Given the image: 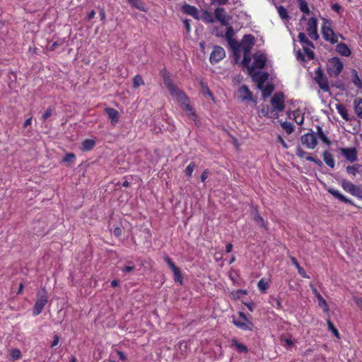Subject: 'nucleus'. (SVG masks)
<instances>
[{"instance_id":"69168bd1","label":"nucleus","mask_w":362,"mask_h":362,"mask_svg":"<svg viewBox=\"0 0 362 362\" xmlns=\"http://www.w3.org/2000/svg\"><path fill=\"white\" fill-rule=\"evenodd\" d=\"M112 233H114V235L116 237H119L122 234V228H114Z\"/></svg>"},{"instance_id":"393cba45","label":"nucleus","mask_w":362,"mask_h":362,"mask_svg":"<svg viewBox=\"0 0 362 362\" xmlns=\"http://www.w3.org/2000/svg\"><path fill=\"white\" fill-rule=\"evenodd\" d=\"M233 35H234V32H233V27L232 26L227 27L226 31L225 33V37L227 40L228 44L231 47H233V45L235 44V41L233 39Z\"/></svg>"},{"instance_id":"f704fd0d","label":"nucleus","mask_w":362,"mask_h":362,"mask_svg":"<svg viewBox=\"0 0 362 362\" xmlns=\"http://www.w3.org/2000/svg\"><path fill=\"white\" fill-rule=\"evenodd\" d=\"M327 324L328 326V329L332 332V333L338 339H340V334L337 329L334 327V324L331 322L330 320H327Z\"/></svg>"},{"instance_id":"5fc2aeb1","label":"nucleus","mask_w":362,"mask_h":362,"mask_svg":"<svg viewBox=\"0 0 362 362\" xmlns=\"http://www.w3.org/2000/svg\"><path fill=\"white\" fill-rule=\"evenodd\" d=\"M262 112L264 114V116H267L268 117H274L276 118L278 117V114L276 112L274 114V115H269V107H267V110H264V108L262 109Z\"/></svg>"},{"instance_id":"864d4df0","label":"nucleus","mask_w":362,"mask_h":362,"mask_svg":"<svg viewBox=\"0 0 362 362\" xmlns=\"http://www.w3.org/2000/svg\"><path fill=\"white\" fill-rule=\"evenodd\" d=\"M243 303L245 305H246L247 308L249 309V310L251 312H252L256 307V304L254 302H250V303L243 302Z\"/></svg>"},{"instance_id":"4c0bfd02","label":"nucleus","mask_w":362,"mask_h":362,"mask_svg":"<svg viewBox=\"0 0 362 362\" xmlns=\"http://www.w3.org/2000/svg\"><path fill=\"white\" fill-rule=\"evenodd\" d=\"M132 81H133V87L134 88H137L141 85H144V79L142 78V77L139 74L136 75L133 78Z\"/></svg>"},{"instance_id":"c9c22d12","label":"nucleus","mask_w":362,"mask_h":362,"mask_svg":"<svg viewBox=\"0 0 362 362\" xmlns=\"http://www.w3.org/2000/svg\"><path fill=\"white\" fill-rule=\"evenodd\" d=\"M76 160V155L73 153H68L65 155L62 161L64 163H67L69 165H72Z\"/></svg>"},{"instance_id":"3c124183","label":"nucleus","mask_w":362,"mask_h":362,"mask_svg":"<svg viewBox=\"0 0 362 362\" xmlns=\"http://www.w3.org/2000/svg\"><path fill=\"white\" fill-rule=\"evenodd\" d=\"M305 159L308 161L314 162L315 163L317 164L318 165H322V161L320 159L315 158L313 156H307L305 158Z\"/></svg>"},{"instance_id":"a18cd8bd","label":"nucleus","mask_w":362,"mask_h":362,"mask_svg":"<svg viewBox=\"0 0 362 362\" xmlns=\"http://www.w3.org/2000/svg\"><path fill=\"white\" fill-rule=\"evenodd\" d=\"M196 168V165L194 162H191L185 168V175L190 177L192 175V173Z\"/></svg>"},{"instance_id":"c756f323","label":"nucleus","mask_w":362,"mask_h":362,"mask_svg":"<svg viewBox=\"0 0 362 362\" xmlns=\"http://www.w3.org/2000/svg\"><path fill=\"white\" fill-rule=\"evenodd\" d=\"M32 117L28 118L23 123V134L28 136L31 133Z\"/></svg>"},{"instance_id":"5701e85b","label":"nucleus","mask_w":362,"mask_h":362,"mask_svg":"<svg viewBox=\"0 0 362 362\" xmlns=\"http://www.w3.org/2000/svg\"><path fill=\"white\" fill-rule=\"evenodd\" d=\"M323 160L325 163L331 168H334L335 165V161L334 157L331 153L327 151H325L323 153Z\"/></svg>"},{"instance_id":"58836bf2","label":"nucleus","mask_w":362,"mask_h":362,"mask_svg":"<svg viewBox=\"0 0 362 362\" xmlns=\"http://www.w3.org/2000/svg\"><path fill=\"white\" fill-rule=\"evenodd\" d=\"M299 8L300 10L306 14H309L310 11L308 8V4L305 0H298Z\"/></svg>"},{"instance_id":"4d7b16f0","label":"nucleus","mask_w":362,"mask_h":362,"mask_svg":"<svg viewBox=\"0 0 362 362\" xmlns=\"http://www.w3.org/2000/svg\"><path fill=\"white\" fill-rule=\"evenodd\" d=\"M99 10H100V20L102 21H105L106 20V13H105V9L104 8H99Z\"/></svg>"},{"instance_id":"f3484780","label":"nucleus","mask_w":362,"mask_h":362,"mask_svg":"<svg viewBox=\"0 0 362 362\" xmlns=\"http://www.w3.org/2000/svg\"><path fill=\"white\" fill-rule=\"evenodd\" d=\"M239 98L242 100H252V93L245 85L242 86L238 90Z\"/></svg>"},{"instance_id":"dca6fc26","label":"nucleus","mask_w":362,"mask_h":362,"mask_svg":"<svg viewBox=\"0 0 362 362\" xmlns=\"http://www.w3.org/2000/svg\"><path fill=\"white\" fill-rule=\"evenodd\" d=\"M266 61L267 59L264 54L255 55L252 66L249 68V71H251L253 68L263 69L265 66Z\"/></svg>"},{"instance_id":"0eeeda50","label":"nucleus","mask_w":362,"mask_h":362,"mask_svg":"<svg viewBox=\"0 0 362 362\" xmlns=\"http://www.w3.org/2000/svg\"><path fill=\"white\" fill-rule=\"evenodd\" d=\"M314 79L320 89H322L323 91L327 92L329 90L328 80L324 75L323 71L320 67H318L315 70Z\"/></svg>"},{"instance_id":"2eb2a0df","label":"nucleus","mask_w":362,"mask_h":362,"mask_svg":"<svg viewBox=\"0 0 362 362\" xmlns=\"http://www.w3.org/2000/svg\"><path fill=\"white\" fill-rule=\"evenodd\" d=\"M105 114L111 121L112 125H115L119 122V112L113 107H105L104 110Z\"/></svg>"},{"instance_id":"49530a36","label":"nucleus","mask_w":362,"mask_h":362,"mask_svg":"<svg viewBox=\"0 0 362 362\" xmlns=\"http://www.w3.org/2000/svg\"><path fill=\"white\" fill-rule=\"evenodd\" d=\"M11 356L13 361L18 360L21 358V351L18 349H12L11 350Z\"/></svg>"},{"instance_id":"2f4dec72","label":"nucleus","mask_w":362,"mask_h":362,"mask_svg":"<svg viewBox=\"0 0 362 362\" xmlns=\"http://www.w3.org/2000/svg\"><path fill=\"white\" fill-rule=\"evenodd\" d=\"M329 192L331 194H332L334 197L337 198L339 200H340L344 203L349 202V200L346 197H345L343 194H341L338 190L331 189L329 190Z\"/></svg>"},{"instance_id":"72a5a7b5","label":"nucleus","mask_w":362,"mask_h":362,"mask_svg":"<svg viewBox=\"0 0 362 362\" xmlns=\"http://www.w3.org/2000/svg\"><path fill=\"white\" fill-rule=\"evenodd\" d=\"M262 92V96L264 98L269 97L274 90V86L271 84H268L266 87L260 88Z\"/></svg>"},{"instance_id":"680f3d73","label":"nucleus","mask_w":362,"mask_h":362,"mask_svg":"<svg viewBox=\"0 0 362 362\" xmlns=\"http://www.w3.org/2000/svg\"><path fill=\"white\" fill-rule=\"evenodd\" d=\"M212 4H217L218 5H225L228 3V0H211Z\"/></svg>"},{"instance_id":"e433bc0d","label":"nucleus","mask_w":362,"mask_h":362,"mask_svg":"<svg viewBox=\"0 0 362 362\" xmlns=\"http://www.w3.org/2000/svg\"><path fill=\"white\" fill-rule=\"evenodd\" d=\"M173 272L174 274V281L175 282H179L182 285L183 276L180 268L177 267V269L173 270Z\"/></svg>"},{"instance_id":"a878e982","label":"nucleus","mask_w":362,"mask_h":362,"mask_svg":"<svg viewBox=\"0 0 362 362\" xmlns=\"http://www.w3.org/2000/svg\"><path fill=\"white\" fill-rule=\"evenodd\" d=\"M351 82L358 88L362 89V80L359 78L358 72L354 69L351 74Z\"/></svg>"},{"instance_id":"c85d7f7f","label":"nucleus","mask_w":362,"mask_h":362,"mask_svg":"<svg viewBox=\"0 0 362 362\" xmlns=\"http://www.w3.org/2000/svg\"><path fill=\"white\" fill-rule=\"evenodd\" d=\"M314 291H315V293H317L316 296L317 298L319 306L320 307H324V311L328 313L329 308H328V305H327V303L326 300L324 299V298L319 293H317L316 289H315Z\"/></svg>"},{"instance_id":"6e6d98bb","label":"nucleus","mask_w":362,"mask_h":362,"mask_svg":"<svg viewBox=\"0 0 362 362\" xmlns=\"http://www.w3.org/2000/svg\"><path fill=\"white\" fill-rule=\"evenodd\" d=\"M247 290H243V289H239L238 291H235V296L236 298H240L241 296L243 295H247Z\"/></svg>"},{"instance_id":"20e7f679","label":"nucleus","mask_w":362,"mask_h":362,"mask_svg":"<svg viewBox=\"0 0 362 362\" xmlns=\"http://www.w3.org/2000/svg\"><path fill=\"white\" fill-rule=\"evenodd\" d=\"M341 187L344 191L362 200V188L353 184L351 182L343 180Z\"/></svg>"},{"instance_id":"b1692460","label":"nucleus","mask_w":362,"mask_h":362,"mask_svg":"<svg viewBox=\"0 0 362 362\" xmlns=\"http://www.w3.org/2000/svg\"><path fill=\"white\" fill-rule=\"evenodd\" d=\"M336 109L338 112V113L340 115V116L346 121H349V115L348 114L347 109L346 107L342 104H338L336 106Z\"/></svg>"},{"instance_id":"13d9d810","label":"nucleus","mask_w":362,"mask_h":362,"mask_svg":"<svg viewBox=\"0 0 362 362\" xmlns=\"http://www.w3.org/2000/svg\"><path fill=\"white\" fill-rule=\"evenodd\" d=\"M277 141L280 143L285 148H288V145L286 144V141H284L281 136L278 135Z\"/></svg>"},{"instance_id":"f8f14e48","label":"nucleus","mask_w":362,"mask_h":362,"mask_svg":"<svg viewBox=\"0 0 362 362\" xmlns=\"http://www.w3.org/2000/svg\"><path fill=\"white\" fill-rule=\"evenodd\" d=\"M255 44V37L252 35H245L242 39L240 46L243 47L244 55H247Z\"/></svg>"},{"instance_id":"9d476101","label":"nucleus","mask_w":362,"mask_h":362,"mask_svg":"<svg viewBox=\"0 0 362 362\" xmlns=\"http://www.w3.org/2000/svg\"><path fill=\"white\" fill-rule=\"evenodd\" d=\"M322 34L325 40L335 44L338 42V37L335 35L334 30L329 25H327L326 23L322 25Z\"/></svg>"},{"instance_id":"f257e3e1","label":"nucleus","mask_w":362,"mask_h":362,"mask_svg":"<svg viewBox=\"0 0 362 362\" xmlns=\"http://www.w3.org/2000/svg\"><path fill=\"white\" fill-rule=\"evenodd\" d=\"M161 76L163 79V83L166 88L168 89L170 95L175 98L182 106V108L187 112L189 117H192L194 120L197 117V115L192 106L189 104V98L186 93L179 88L173 81L170 77V73L166 69L161 71Z\"/></svg>"},{"instance_id":"8fccbe9b","label":"nucleus","mask_w":362,"mask_h":362,"mask_svg":"<svg viewBox=\"0 0 362 362\" xmlns=\"http://www.w3.org/2000/svg\"><path fill=\"white\" fill-rule=\"evenodd\" d=\"M306 152L303 150L300 147H298L296 148V154L298 157L300 158H303L305 157V156L306 155Z\"/></svg>"},{"instance_id":"774afa93","label":"nucleus","mask_w":362,"mask_h":362,"mask_svg":"<svg viewBox=\"0 0 362 362\" xmlns=\"http://www.w3.org/2000/svg\"><path fill=\"white\" fill-rule=\"evenodd\" d=\"M332 8L336 12H339V11L341 9V6L339 4H334L332 6Z\"/></svg>"},{"instance_id":"39448f33","label":"nucleus","mask_w":362,"mask_h":362,"mask_svg":"<svg viewBox=\"0 0 362 362\" xmlns=\"http://www.w3.org/2000/svg\"><path fill=\"white\" fill-rule=\"evenodd\" d=\"M298 38L299 42L303 44V50L307 54L308 59H313L315 58V54L310 49V47L314 48L313 43L308 39L304 33H299Z\"/></svg>"},{"instance_id":"37998d69","label":"nucleus","mask_w":362,"mask_h":362,"mask_svg":"<svg viewBox=\"0 0 362 362\" xmlns=\"http://www.w3.org/2000/svg\"><path fill=\"white\" fill-rule=\"evenodd\" d=\"M358 163H356V164H354L353 165H348L346 167V172L352 175V176H355L356 175V173H358Z\"/></svg>"},{"instance_id":"338daca9","label":"nucleus","mask_w":362,"mask_h":362,"mask_svg":"<svg viewBox=\"0 0 362 362\" xmlns=\"http://www.w3.org/2000/svg\"><path fill=\"white\" fill-rule=\"evenodd\" d=\"M134 269V266H125L122 270L124 272H130Z\"/></svg>"},{"instance_id":"09e8293b","label":"nucleus","mask_w":362,"mask_h":362,"mask_svg":"<svg viewBox=\"0 0 362 362\" xmlns=\"http://www.w3.org/2000/svg\"><path fill=\"white\" fill-rule=\"evenodd\" d=\"M65 42L64 39H59L54 42L50 47L49 50L54 51L56 49L57 47L62 46Z\"/></svg>"},{"instance_id":"ea45409f","label":"nucleus","mask_w":362,"mask_h":362,"mask_svg":"<svg viewBox=\"0 0 362 362\" xmlns=\"http://www.w3.org/2000/svg\"><path fill=\"white\" fill-rule=\"evenodd\" d=\"M267 78H268L267 73H262L259 75L258 78H257V86L259 88H262L263 83L267 80Z\"/></svg>"},{"instance_id":"4be33fe9","label":"nucleus","mask_w":362,"mask_h":362,"mask_svg":"<svg viewBox=\"0 0 362 362\" xmlns=\"http://www.w3.org/2000/svg\"><path fill=\"white\" fill-rule=\"evenodd\" d=\"M95 146V141L93 139H85L81 146V150L82 151H89L92 150Z\"/></svg>"},{"instance_id":"0e129e2a","label":"nucleus","mask_w":362,"mask_h":362,"mask_svg":"<svg viewBox=\"0 0 362 362\" xmlns=\"http://www.w3.org/2000/svg\"><path fill=\"white\" fill-rule=\"evenodd\" d=\"M205 14L207 17L205 18V21L208 23H214V19L213 18V17L210 15L209 13L208 12H205Z\"/></svg>"},{"instance_id":"052dcab7","label":"nucleus","mask_w":362,"mask_h":362,"mask_svg":"<svg viewBox=\"0 0 362 362\" xmlns=\"http://www.w3.org/2000/svg\"><path fill=\"white\" fill-rule=\"evenodd\" d=\"M59 337L57 334L54 335L53 341L51 344V347L52 348V347L57 346L59 344Z\"/></svg>"},{"instance_id":"de8ad7c7","label":"nucleus","mask_w":362,"mask_h":362,"mask_svg":"<svg viewBox=\"0 0 362 362\" xmlns=\"http://www.w3.org/2000/svg\"><path fill=\"white\" fill-rule=\"evenodd\" d=\"M53 112V108L51 107H49L47 108L44 114L42 115V119L45 122L52 115Z\"/></svg>"},{"instance_id":"aec40b11","label":"nucleus","mask_w":362,"mask_h":362,"mask_svg":"<svg viewBox=\"0 0 362 362\" xmlns=\"http://www.w3.org/2000/svg\"><path fill=\"white\" fill-rule=\"evenodd\" d=\"M336 51L342 56L349 57L351 54L349 47L344 43H339L336 46Z\"/></svg>"},{"instance_id":"7ed1b4c3","label":"nucleus","mask_w":362,"mask_h":362,"mask_svg":"<svg viewBox=\"0 0 362 362\" xmlns=\"http://www.w3.org/2000/svg\"><path fill=\"white\" fill-rule=\"evenodd\" d=\"M47 293L45 288H42L41 291L37 293V298L33 310V315L37 316L40 315L43 310L45 305L47 304Z\"/></svg>"},{"instance_id":"412c9836","label":"nucleus","mask_w":362,"mask_h":362,"mask_svg":"<svg viewBox=\"0 0 362 362\" xmlns=\"http://www.w3.org/2000/svg\"><path fill=\"white\" fill-rule=\"evenodd\" d=\"M354 112L357 117L362 119V98H356L353 103Z\"/></svg>"},{"instance_id":"f03ea898","label":"nucleus","mask_w":362,"mask_h":362,"mask_svg":"<svg viewBox=\"0 0 362 362\" xmlns=\"http://www.w3.org/2000/svg\"><path fill=\"white\" fill-rule=\"evenodd\" d=\"M344 68L342 62L338 57L329 59L327 63V71L330 77H337Z\"/></svg>"},{"instance_id":"bb28decb","label":"nucleus","mask_w":362,"mask_h":362,"mask_svg":"<svg viewBox=\"0 0 362 362\" xmlns=\"http://www.w3.org/2000/svg\"><path fill=\"white\" fill-rule=\"evenodd\" d=\"M290 258H291L292 264L298 269L299 274L301 275L303 278L310 279V276L306 274L304 269L300 266L297 259L292 256Z\"/></svg>"},{"instance_id":"bf43d9fd","label":"nucleus","mask_w":362,"mask_h":362,"mask_svg":"<svg viewBox=\"0 0 362 362\" xmlns=\"http://www.w3.org/2000/svg\"><path fill=\"white\" fill-rule=\"evenodd\" d=\"M356 305L362 310V298H354Z\"/></svg>"},{"instance_id":"473e14b6","label":"nucleus","mask_w":362,"mask_h":362,"mask_svg":"<svg viewBox=\"0 0 362 362\" xmlns=\"http://www.w3.org/2000/svg\"><path fill=\"white\" fill-rule=\"evenodd\" d=\"M278 13L282 20L288 21L290 17L288 16L287 10L282 6H279L277 8Z\"/></svg>"},{"instance_id":"603ef678","label":"nucleus","mask_w":362,"mask_h":362,"mask_svg":"<svg viewBox=\"0 0 362 362\" xmlns=\"http://www.w3.org/2000/svg\"><path fill=\"white\" fill-rule=\"evenodd\" d=\"M209 169H206L204 170V172L202 173V175H201V181L202 182H205L206 180L208 178L209 175Z\"/></svg>"},{"instance_id":"a19ab883","label":"nucleus","mask_w":362,"mask_h":362,"mask_svg":"<svg viewBox=\"0 0 362 362\" xmlns=\"http://www.w3.org/2000/svg\"><path fill=\"white\" fill-rule=\"evenodd\" d=\"M127 2L132 6L140 11H144V5L140 0H127Z\"/></svg>"},{"instance_id":"7c9ffc66","label":"nucleus","mask_w":362,"mask_h":362,"mask_svg":"<svg viewBox=\"0 0 362 362\" xmlns=\"http://www.w3.org/2000/svg\"><path fill=\"white\" fill-rule=\"evenodd\" d=\"M232 344L233 346H235L240 353H247L248 351L247 347L243 344L238 342V341L235 339L232 340Z\"/></svg>"},{"instance_id":"a211bd4d","label":"nucleus","mask_w":362,"mask_h":362,"mask_svg":"<svg viewBox=\"0 0 362 362\" xmlns=\"http://www.w3.org/2000/svg\"><path fill=\"white\" fill-rule=\"evenodd\" d=\"M182 11L189 16H192L195 19H199V11L194 6L189 5L188 4H185L182 6Z\"/></svg>"},{"instance_id":"423d86ee","label":"nucleus","mask_w":362,"mask_h":362,"mask_svg":"<svg viewBox=\"0 0 362 362\" xmlns=\"http://www.w3.org/2000/svg\"><path fill=\"white\" fill-rule=\"evenodd\" d=\"M271 105L273 108V111L282 112L285 108V95L284 93L279 92L275 93L271 99Z\"/></svg>"},{"instance_id":"6ab92c4d","label":"nucleus","mask_w":362,"mask_h":362,"mask_svg":"<svg viewBox=\"0 0 362 362\" xmlns=\"http://www.w3.org/2000/svg\"><path fill=\"white\" fill-rule=\"evenodd\" d=\"M233 322L235 326L243 330L251 331L252 329L253 324L250 321H248V322H247L245 321H241L239 320L233 319Z\"/></svg>"},{"instance_id":"79ce46f5","label":"nucleus","mask_w":362,"mask_h":362,"mask_svg":"<svg viewBox=\"0 0 362 362\" xmlns=\"http://www.w3.org/2000/svg\"><path fill=\"white\" fill-rule=\"evenodd\" d=\"M281 125L286 134H290L293 132V126L291 122H284Z\"/></svg>"},{"instance_id":"ddd939ff","label":"nucleus","mask_w":362,"mask_h":362,"mask_svg":"<svg viewBox=\"0 0 362 362\" xmlns=\"http://www.w3.org/2000/svg\"><path fill=\"white\" fill-rule=\"evenodd\" d=\"M216 19L220 22L222 25L227 26L231 18L226 15V10L223 7H218L214 11Z\"/></svg>"},{"instance_id":"4468645a","label":"nucleus","mask_w":362,"mask_h":362,"mask_svg":"<svg viewBox=\"0 0 362 362\" xmlns=\"http://www.w3.org/2000/svg\"><path fill=\"white\" fill-rule=\"evenodd\" d=\"M340 152L350 163L358 160V153L356 148H341Z\"/></svg>"},{"instance_id":"1a4fd4ad","label":"nucleus","mask_w":362,"mask_h":362,"mask_svg":"<svg viewBox=\"0 0 362 362\" xmlns=\"http://www.w3.org/2000/svg\"><path fill=\"white\" fill-rule=\"evenodd\" d=\"M301 144L308 149H314L317 144V137L314 133H306L300 138Z\"/></svg>"},{"instance_id":"cd10ccee","label":"nucleus","mask_w":362,"mask_h":362,"mask_svg":"<svg viewBox=\"0 0 362 362\" xmlns=\"http://www.w3.org/2000/svg\"><path fill=\"white\" fill-rule=\"evenodd\" d=\"M317 134L318 136V138L325 144L327 146H329L331 144V141L328 139V137L326 136V134L323 132L322 128L320 126H317Z\"/></svg>"},{"instance_id":"9b49d317","label":"nucleus","mask_w":362,"mask_h":362,"mask_svg":"<svg viewBox=\"0 0 362 362\" xmlns=\"http://www.w3.org/2000/svg\"><path fill=\"white\" fill-rule=\"evenodd\" d=\"M226 57V52L221 46H214L209 57L211 64H216Z\"/></svg>"},{"instance_id":"6e6552de","label":"nucleus","mask_w":362,"mask_h":362,"mask_svg":"<svg viewBox=\"0 0 362 362\" xmlns=\"http://www.w3.org/2000/svg\"><path fill=\"white\" fill-rule=\"evenodd\" d=\"M307 33L308 36L313 40H317L319 37L317 33V20L315 17H311L307 23Z\"/></svg>"},{"instance_id":"e2e57ef3","label":"nucleus","mask_w":362,"mask_h":362,"mask_svg":"<svg viewBox=\"0 0 362 362\" xmlns=\"http://www.w3.org/2000/svg\"><path fill=\"white\" fill-rule=\"evenodd\" d=\"M95 11L94 10L90 11L88 13V15H87V16H86L87 21H90V20H92V19L95 17Z\"/></svg>"},{"instance_id":"c03bdc74","label":"nucleus","mask_w":362,"mask_h":362,"mask_svg":"<svg viewBox=\"0 0 362 362\" xmlns=\"http://www.w3.org/2000/svg\"><path fill=\"white\" fill-rule=\"evenodd\" d=\"M257 286H258V288L262 291V292H265L268 288H269V285H268V283L264 280V279H261L258 284H257Z\"/></svg>"}]
</instances>
